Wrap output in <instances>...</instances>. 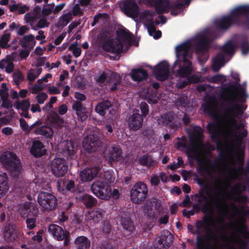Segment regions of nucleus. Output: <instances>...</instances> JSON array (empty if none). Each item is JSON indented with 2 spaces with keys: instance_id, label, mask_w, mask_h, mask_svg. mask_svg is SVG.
<instances>
[{
  "instance_id": "f257e3e1",
  "label": "nucleus",
  "mask_w": 249,
  "mask_h": 249,
  "mask_svg": "<svg viewBox=\"0 0 249 249\" xmlns=\"http://www.w3.org/2000/svg\"><path fill=\"white\" fill-rule=\"evenodd\" d=\"M223 177L215 181L212 188H206L201 190L198 201L204 202L206 206L214 204L218 209L220 216L214 219L211 216L205 217L201 221L197 222L196 226L198 229H203L206 231L213 230L219 232L224 226L223 220L229 212V208L225 201L226 199H235L239 191L236 188L229 193L230 180L238 177V171L234 169L227 167L222 170Z\"/></svg>"
},
{
  "instance_id": "f03ea898",
  "label": "nucleus",
  "mask_w": 249,
  "mask_h": 249,
  "mask_svg": "<svg viewBox=\"0 0 249 249\" xmlns=\"http://www.w3.org/2000/svg\"><path fill=\"white\" fill-rule=\"evenodd\" d=\"M194 42L193 40L187 41L176 48L177 59L174 63L173 72L181 77L187 78L182 83H178V86L180 88L184 87L188 83H196L202 80L197 74L189 77L192 67L188 58L191 56V49Z\"/></svg>"
},
{
  "instance_id": "7ed1b4c3",
  "label": "nucleus",
  "mask_w": 249,
  "mask_h": 249,
  "mask_svg": "<svg viewBox=\"0 0 249 249\" xmlns=\"http://www.w3.org/2000/svg\"><path fill=\"white\" fill-rule=\"evenodd\" d=\"M243 112L242 109L239 107H234L230 108L226 111L222 122L220 124L214 125L213 124H209L208 128L210 133L213 135H217L223 133L228 138H242L247 135V131L244 130L242 134L237 135V130L241 125L237 126L236 125L235 117Z\"/></svg>"
},
{
  "instance_id": "20e7f679",
  "label": "nucleus",
  "mask_w": 249,
  "mask_h": 249,
  "mask_svg": "<svg viewBox=\"0 0 249 249\" xmlns=\"http://www.w3.org/2000/svg\"><path fill=\"white\" fill-rule=\"evenodd\" d=\"M129 37V34L124 31L118 32L116 38L104 36L99 41V47L106 52L119 53L122 51L123 45Z\"/></svg>"
},
{
  "instance_id": "39448f33",
  "label": "nucleus",
  "mask_w": 249,
  "mask_h": 249,
  "mask_svg": "<svg viewBox=\"0 0 249 249\" xmlns=\"http://www.w3.org/2000/svg\"><path fill=\"white\" fill-rule=\"evenodd\" d=\"M249 14V6L241 5L235 8L230 15L223 17L218 21V26L220 28L224 29L230 25L236 23L239 24L240 20L246 18Z\"/></svg>"
},
{
  "instance_id": "423d86ee",
  "label": "nucleus",
  "mask_w": 249,
  "mask_h": 249,
  "mask_svg": "<svg viewBox=\"0 0 249 249\" xmlns=\"http://www.w3.org/2000/svg\"><path fill=\"white\" fill-rule=\"evenodd\" d=\"M203 130L200 127L195 128V140L197 142L196 145H193L187 150V153L190 156L193 158H198L201 156L203 151V145L201 143Z\"/></svg>"
},
{
  "instance_id": "0eeeda50",
  "label": "nucleus",
  "mask_w": 249,
  "mask_h": 249,
  "mask_svg": "<svg viewBox=\"0 0 249 249\" xmlns=\"http://www.w3.org/2000/svg\"><path fill=\"white\" fill-rule=\"evenodd\" d=\"M93 193L101 199H108L111 195L110 186L106 182L96 181L91 186Z\"/></svg>"
},
{
  "instance_id": "6e6552de",
  "label": "nucleus",
  "mask_w": 249,
  "mask_h": 249,
  "mask_svg": "<svg viewBox=\"0 0 249 249\" xmlns=\"http://www.w3.org/2000/svg\"><path fill=\"white\" fill-rule=\"evenodd\" d=\"M147 193L148 189L144 183L141 182L137 183L131 191V200L134 203H139L145 199Z\"/></svg>"
},
{
  "instance_id": "1a4fd4ad",
  "label": "nucleus",
  "mask_w": 249,
  "mask_h": 249,
  "mask_svg": "<svg viewBox=\"0 0 249 249\" xmlns=\"http://www.w3.org/2000/svg\"><path fill=\"white\" fill-rule=\"evenodd\" d=\"M37 200L41 207L46 210H52L56 204L55 196L50 193H40L38 196Z\"/></svg>"
},
{
  "instance_id": "9d476101",
  "label": "nucleus",
  "mask_w": 249,
  "mask_h": 249,
  "mask_svg": "<svg viewBox=\"0 0 249 249\" xmlns=\"http://www.w3.org/2000/svg\"><path fill=\"white\" fill-rule=\"evenodd\" d=\"M50 168L52 173L57 177L63 176L68 170L65 160L61 158L53 159L51 163Z\"/></svg>"
},
{
  "instance_id": "9b49d317",
  "label": "nucleus",
  "mask_w": 249,
  "mask_h": 249,
  "mask_svg": "<svg viewBox=\"0 0 249 249\" xmlns=\"http://www.w3.org/2000/svg\"><path fill=\"white\" fill-rule=\"evenodd\" d=\"M123 12L129 17L136 21V18L138 17L139 13V7L134 0H125L121 6Z\"/></svg>"
},
{
  "instance_id": "f8f14e48",
  "label": "nucleus",
  "mask_w": 249,
  "mask_h": 249,
  "mask_svg": "<svg viewBox=\"0 0 249 249\" xmlns=\"http://www.w3.org/2000/svg\"><path fill=\"white\" fill-rule=\"evenodd\" d=\"M173 235L168 231H164V233L155 238L154 246L155 249H167L172 243Z\"/></svg>"
},
{
  "instance_id": "ddd939ff",
  "label": "nucleus",
  "mask_w": 249,
  "mask_h": 249,
  "mask_svg": "<svg viewBox=\"0 0 249 249\" xmlns=\"http://www.w3.org/2000/svg\"><path fill=\"white\" fill-rule=\"evenodd\" d=\"M100 145L98 138L94 135H88L84 140L83 147L89 153L97 151Z\"/></svg>"
},
{
  "instance_id": "4468645a",
  "label": "nucleus",
  "mask_w": 249,
  "mask_h": 249,
  "mask_svg": "<svg viewBox=\"0 0 249 249\" xmlns=\"http://www.w3.org/2000/svg\"><path fill=\"white\" fill-rule=\"evenodd\" d=\"M156 78L163 81L166 79L169 75V65L167 62L163 61L156 66L154 70Z\"/></svg>"
},
{
  "instance_id": "2eb2a0df",
  "label": "nucleus",
  "mask_w": 249,
  "mask_h": 249,
  "mask_svg": "<svg viewBox=\"0 0 249 249\" xmlns=\"http://www.w3.org/2000/svg\"><path fill=\"white\" fill-rule=\"evenodd\" d=\"M62 151L60 153L67 158L74 155L77 149V145L76 143L70 141H65L61 144Z\"/></svg>"
},
{
  "instance_id": "dca6fc26",
  "label": "nucleus",
  "mask_w": 249,
  "mask_h": 249,
  "mask_svg": "<svg viewBox=\"0 0 249 249\" xmlns=\"http://www.w3.org/2000/svg\"><path fill=\"white\" fill-rule=\"evenodd\" d=\"M155 13L149 11H144L140 17V21L143 22L147 27H151L154 24L158 25L159 22L154 20Z\"/></svg>"
},
{
  "instance_id": "f3484780",
  "label": "nucleus",
  "mask_w": 249,
  "mask_h": 249,
  "mask_svg": "<svg viewBox=\"0 0 249 249\" xmlns=\"http://www.w3.org/2000/svg\"><path fill=\"white\" fill-rule=\"evenodd\" d=\"M138 112V110L134 111L133 115L128 118V124L131 129L137 130L142 125L143 119Z\"/></svg>"
},
{
  "instance_id": "a211bd4d",
  "label": "nucleus",
  "mask_w": 249,
  "mask_h": 249,
  "mask_svg": "<svg viewBox=\"0 0 249 249\" xmlns=\"http://www.w3.org/2000/svg\"><path fill=\"white\" fill-rule=\"evenodd\" d=\"M98 172L97 168H87L81 171L80 178L83 182L90 181L96 176Z\"/></svg>"
},
{
  "instance_id": "6ab92c4d",
  "label": "nucleus",
  "mask_w": 249,
  "mask_h": 249,
  "mask_svg": "<svg viewBox=\"0 0 249 249\" xmlns=\"http://www.w3.org/2000/svg\"><path fill=\"white\" fill-rule=\"evenodd\" d=\"M158 123L160 125H169L173 127L177 125L178 119L169 113L161 116L158 119Z\"/></svg>"
},
{
  "instance_id": "aec40b11",
  "label": "nucleus",
  "mask_w": 249,
  "mask_h": 249,
  "mask_svg": "<svg viewBox=\"0 0 249 249\" xmlns=\"http://www.w3.org/2000/svg\"><path fill=\"white\" fill-rule=\"evenodd\" d=\"M49 231L58 240H63L69 236V233L64 231L61 227L58 225L53 224L49 227Z\"/></svg>"
},
{
  "instance_id": "412c9836",
  "label": "nucleus",
  "mask_w": 249,
  "mask_h": 249,
  "mask_svg": "<svg viewBox=\"0 0 249 249\" xmlns=\"http://www.w3.org/2000/svg\"><path fill=\"white\" fill-rule=\"evenodd\" d=\"M104 214L105 212L101 209L89 211L86 214V219L93 223H97L102 219Z\"/></svg>"
},
{
  "instance_id": "4be33fe9",
  "label": "nucleus",
  "mask_w": 249,
  "mask_h": 249,
  "mask_svg": "<svg viewBox=\"0 0 249 249\" xmlns=\"http://www.w3.org/2000/svg\"><path fill=\"white\" fill-rule=\"evenodd\" d=\"M112 108V107H111L110 102L108 101H106L98 104L96 107L95 110L96 112L102 116H104L107 111L112 114V115H115V111L113 110V112H111Z\"/></svg>"
},
{
  "instance_id": "5701e85b",
  "label": "nucleus",
  "mask_w": 249,
  "mask_h": 249,
  "mask_svg": "<svg viewBox=\"0 0 249 249\" xmlns=\"http://www.w3.org/2000/svg\"><path fill=\"white\" fill-rule=\"evenodd\" d=\"M113 72L107 71L100 72L96 77L97 84L101 86H108L109 83V78L112 77Z\"/></svg>"
},
{
  "instance_id": "b1692460",
  "label": "nucleus",
  "mask_w": 249,
  "mask_h": 249,
  "mask_svg": "<svg viewBox=\"0 0 249 249\" xmlns=\"http://www.w3.org/2000/svg\"><path fill=\"white\" fill-rule=\"evenodd\" d=\"M218 238L216 237L212 236L211 238L207 239L205 241L202 240L200 238L197 239V244L199 248L201 249H205L207 248H211L212 242L214 244V247H212V249H216L218 244Z\"/></svg>"
},
{
  "instance_id": "393cba45",
  "label": "nucleus",
  "mask_w": 249,
  "mask_h": 249,
  "mask_svg": "<svg viewBox=\"0 0 249 249\" xmlns=\"http://www.w3.org/2000/svg\"><path fill=\"white\" fill-rule=\"evenodd\" d=\"M3 236L7 241H12L17 237V228L15 225L9 224L5 226Z\"/></svg>"
},
{
  "instance_id": "a878e982",
  "label": "nucleus",
  "mask_w": 249,
  "mask_h": 249,
  "mask_svg": "<svg viewBox=\"0 0 249 249\" xmlns=\"http://www.w3.org/2000/svg\"><path fill=\"white\" fill-rule=\"evenodd\" d=\"M72 107V109L76 111L78 117L82 121H85L87 119L88 115L86 109L82 106L80 102H74Z\"/></svg>"
},
{
  "instance_id": "bb28decb",
  "label": "nucleus",
  "mask_w": 249,
  "mask_h": 249,
  "mask_svg": "<svg viewBox=\"0 0 249 249\" xmlns=\"http://www.w3.org/2000/svg\"><path fill=\"white\" fill-rule=\"evenodd\" d=\"M31 152L36 157H39L45 153V150L43 144L38 141L34 142L31 149Z\"/></svg>"
},
{
  "instance_id": "cd10ccee",
  "label": "nucleus",
  "mask_w": 249,
  "mask_h": 249,
  "mask_svg": "<svg viewBox=\"0 0 249 249\" xmlns=\"http://www.w3.org/2000/svg\"><path fill=\"white\" fill-rule=\"evenodd\" d=\"M75 244L78 249H88L90 246V242L84 236L77 237L75 240Z\"/></svg>"
},
{
  "instance_id": "c85d7f7f",
  "label": "nucleus",
  "mask_w": 249,
  "mask_h": 249,
  "mask_svg": "<svg viewBox=\"0 0 249 249\" xmlns=\"http://www.w3.org/2000/svg\"><path fill=\"white\" fill-rule=\"evenodd\" d=\"M9 190L8 177L5 173L0 174V195H5Z\"/></svg>"
},
{
  "instance_id": "c756f323",
  "label": "nucleus",
  "mask_w": 249,
  "mask_h": 249,
  "mask_svg": "<svg viewBox=\"0 0 249 249\" xmlns=\"http://www.w3.org/2000/svg\"><path fill=\"white\" fill-rule=\"evenodd\" d=\"M131 78L136 81H141L144 79L147 76L146 71L142 69L134 70L131 73Z\"/></svg>"
},
{
  "instance_id": "7c9ffc66",
  "label": "nucleus",
  "mask_w": 249,
  "mask_h": 249,
  "mask_svg": "<svg viewBox=\"0 0 249 249\" xmlns=\"http://www.w3.org/2000/svg\"><path fill=\"white\" fill-rule=\"evenodd\" d=\"M121 84L120 76L113 72L112 77L109 78V83L108 86L110 88V90L114 91L119 89Z\"/></svg>"
},
{
  "instance_id": "2f4dec72",
  "label": "nucleus",
  "mask_w": 249,
  "mask_h": 249,
  "mask_svg": "<svg viewBox=\"0 0 249 249\" xmlns=\"http://www.w3.org/2000/svg\"><path fill=\"white\" fill-rule=\"evenodd\" d=\"M141 95L146 99L150 104L156 103L158 99L156 95L149 89L142 91L141 92Z\"/></svg>"
},
{
  "instance_id": "473e14b6",
  "label": "nucleus",
  "mask_w": 249,
  "mask_h": 249,
  "mask_svg": "<svg viewBox=\"0 0 249 249\" xmlns=\"http://www.w3.org/2000/svg\"><path fill=\"white\" fill-rule=\"evenodd\" d=\"M224 54H218L213 58L212 69L214 71H218L224 65Z\"/></svg>"
},
{
  "instance_id": "72a5a7b5",
  "label": "nucleus",
  "mask_w": 249,
  "mask_h": 249,
  "mask_svg": "<svg viewBox=\"0 0 249 249\" xmlns=\"http://www.w3.org/2000/svg\"><path fill=\"white\" fill-rule=\"evenodd\" d=\"M35 133L37 135H43L46 138H52L53 135V131L48 126H42L35 130Z\"/></svg>"
},
{
  "instance_id": "f704fd0d",
  "label": "nucleus",
  "mask_w": 249,
  "mask_h": 249,
  "mask_svg": "<svg viewBox=\"0 0 249 249\" xmlns=\"http://www.w3.org/2000/svg\"><path fill=\"white\" fill-rule=\"evenodd\" d=\"M17 109H22L24 112L22 114L25 117H27V111L28 110L30 103L29 99L24 100L21 101H18L15 104Z\"/></svg>"
},
{
  "instance_id": "c9c22d12",
  "label": "nucleus",
  "mask_w": 249,
  "mask_h": 249,
  "mask_svg": "<svg viewBox=\"0 0 249 249\" xmlns=\"http://www.w3.org/2000/svg\"><path fill=\"white\" fill-rule=\"evenodd\" d=\"M36 43V41L34 36L32 35H28L24 36L22 46L31 49L34 47Z\"/></svg>"
},
{
  "instance_id": "e433bc0d",
  "label": "nucleus",
  "mask_w": 249,
  "mask_h": 249,
  "mask_svg": "<svg viewBox=\"0 0 249 249\" xmlns=\"http://www.w3.org/2000/svg\"><path fill=\"white\" fill-rule=\"evenodd\" d=\"M156 10L159 13L168 12L170 8V4L165 0H160L155 4Z\"/></svg>"
},
{
  "instance_id": "4c0bfd02",
  "label": "nucleus",
  "mask_w": 249,
  "mask_h": 249,
  "mask_svg": "<svg viewBox=\"0 0 249 249\" xmlns=\"http://www.w3.org/2000/svg\"><path fill=\"white\" fill-rule=\"evenodd\" d=\"M17 160V156L14 153L10 152H6L1 157V161L4 164L10 162L15 163Z\"/></svg>"
},
{
  "instance_id": "58836bf2",
  "label": "nucleus",
  "mask_w": 249,
  "mask_h": 249,
  "mask_svg": "<svg viewBox=\"0 0 249 249\" xmlns=\"http://www.w3.org/2000/svg\"><path fill=\"white\" fill-rule=\"evenodd\" d=\"M1 69L8 73H10L14 71V65L12 61L9 58L2 59L1 60Z\"/></svg>"
},
{
  "instance_id": "ea45409f",
  "label": "nucleus",
  "mask_w": 249,
  "mask_h": 249,
  "mask_svg": "<svg viewBox=\"0 0 249 249\" xmlns=\"http://www.w3.org/2000/svg\"><path fill=\"white\" fill-rule=\"evenodd\" d=\"M122 152L117 147H113L108 156L110 161L119 160L121 158Z\"/></svg>"
},
{
  "instance_id": "a19ab883",
  "label": "nucleus",
  "mask_w": 249,
  "mask_h": 249,
  "mask_svg": "<svg viewBox=\"0 0 249 249\" xmlns=\"http://www.w3.org/2000/svg\"><path fill=\"white\" fill-rule=\"evenodd\" d=\"M57 187L59 191H64V187H65L67 190L71 191L74 188V182L72 180L64 181L61 180L57 182Z\"/></svg>"
},
{
  "instance_id": "79ce46f5",
  "label": "nucleus",
  "mask_w": 249,
  "mask_h": 249,
  "mask_svg": "<svg viewBox=\"0 0 249 249\" xmlns=\"http://www.w3.org/2000/svg\"><path fill=\"white\" fill-rule=\"evenodd\" d=\"M236 46L231 41L228 42L223 47L222 50L225 55L232 54L234 52Z\"/></svg>"
},
{
  "instance_id": "37998d69",
  "label": "nucleus",
  "mask_w": 249,
  "mask_h": 249,
  "mask_svg": "<svg viewBox=\"0 0 249 249\" xmlns=\"http://www.w3.org/2000/svg\"><path fill=\"white\" fill-rule=\"evenodd\" d=\"M195 40L198 42V47H203V51L206 50L207 48L208 39L207 36L204 34L198 35Z\"/></svg>"
},
{
  "instance_id": "c03bdc74",
  "label": "nucleus",
  "mask_w": 249,
  "mask_h": 249,
  "mask_svg": "<svg viewBox=\"0 0 249 249\" xmlns=\"http://www.w3.org/2000/svg\"><path fill=\"white\" fill-rule=\"evenodd\" d=\"M124 229V234L126 235L130 234L133 231V226L132 223L129 220H125L122 224Z\"/></svg>"
},
{
  "instance_id": "a18cd8bd",
  "label": "nucleus",
  "mask_w": 249,
  "mask_h": 249,
  "mask_svg": "<svg viewBox=\"0 0 249 249\" xmlns=\"http://www.w3.org/2000/svg\"><path fill=\"white\" fill-rule=\"evenodd\" d=\"M40 69H36L29 71L27 74L28 79L32 82L34 81L41 73Z\"/></svg>"
},
{
  "instance_id": "49530a36",
  "label": "nucleus",
  "mask_w": 249,
  "mask_h": 249,
  "mask_svg": "<svg viewBox=\"0 0 249 249\" xmlns=\"http://www.w3.org/2000/svg\"><path fill=\"white\" fill-rule=\"evenodd\" d=\"M37 16V14L36 11L26 14L25 15L26 22L29 23L31 26H33L34 22L36 20Z\"/></svg>"
},
{
  "instance_id": "de8ad7c7",
  "label": "nucleus",
  "mask_w": 249,
  "mask_h": 249,
  "mask_svg": "<svg viewBox=\"0 0 249 249\" xmlns=\"http://www.w3.org/2000/svg\"><path fill=\"white\" fill-rule=\"evenodd\" d=\"M71 18V14L70 13H66L59 18L58 23L60 26H65L69 23Z\"/></svg>"
},
{
  "instance_id": "09e8293b",
  "label": "nucleus",
  "mask_w": 249,
  "mask_h": 249,
  "mask_svg": "<svg viewBox=\"0 0 249 249\" xmlns=\"http://www.w3.org/2000/svg\"><path fill=\"white\" fill-rule=\"evenodd\" d=\"M69 49L72 51L73 55L76 57L79 56L81 54V49L78 46L77 42L71 44L69 46Z\"/></svg>"
},
{
  "instance_id": "8fccbe9b",
  "label": "nucleus",
  "mask_w": 249,
  "mask_h": 249,
  "mask_svg": "<svg viewBox=\"0 0 249 249\" xmlns=\"http://www.w3.org/2000/svg\"><path fill=\"white\" fill-rule=\"evenodd\" d=\"M141 162L148 167H152L156 165V162L150 158L143 157L141 159Z\"/></svg>"
},
{
  "instance_id": "3c124183",
  "label": "nucleus",
  "mask_w": 249,
  "mask_h": 249,
  "mask_svg": "<svg viewBox=\"0 0 249 249\" xmlns=\"http://www.w3.org/2000/svg\"><path fill=\"white\" fill-rule=\"evenodd\" d=\"M147 29L149 35L152 36L154 38L158 39L161 36V32L159 30L156 31L153 26L151 27H147Z\"/></svg>"
},
{
  "instance_id": "603ef678",
  "label": "nucleus",
  "mask_w": 249,
  "mask_h": 249,
  "mask_svg": "<svg viewBox=\"0 0 249 249\" xmlns=\"http://www.w3.org/2000/svg\"><path fill=\"white\" fill-rule=\"evenodd\" d=\"M35 211V208L30 203H27L21 208L19 210L21 214H25L26 213H31L32 210Z\"/></svg>"
},
{
  "instance_id": "864d4df0",
  "label": "nucleus",
  "mask_w": 249,
  "mask_h": 249,
  "mask_svg": "<svg viewBox=\"0 0 249 249\" xmlns=\"http://www.w3.org/2000/svg\"><path fill=\"white\" fill-rule=\"evenodd\" d=\"M52 125L57 128L62 127L65 126V122L61 118L56 116L52 122Z\"/></svg>"
},
{
  "instance_id": "5fc2aeb1",
  "label": "nucleus",
  "mask_w": 249,
  "mask_h": 249,
  "mask_svg": "<svg viewBox=\"0 0 249 249\" xmlns=\"http://www.w3.org/2000/svg\"><path fill=\"white\" fill-rule=\"evenodd\" d=\"M246 96V93L244 91H242L241 93H240L239 91H236L231 93L230 96V99L233 100L238 98H241L242 99Z\"/></svg>"
},
{
  "instance_id": "6e6d98bb",
  "label": "nucleus",
  "mask_w": 249,
  "mask_h": 249,
  "mask_svg": "<svg viewBox=\"0 0 249 249\" xmlns=\"http://www.w3.org/2000/svg\"><path fill=\"white\" fill-rule=\"evenodd\" d=\"M24 78V76L19 71H16L13 74V79L17 85H18L19 82L23 81Z\"/></svg>"
},
{
  "instance_id": "4d7b16f0",
  "label": "nucleus",
  "mask_w": 249,
  "mask_h": 249,
  "mask_svg": "<svg viewBox=\"0 0 249 249\" xmlns=\"http://www.w3.org/2000/svg\"><path fill=\"white\" fill-rule=\"evenodd\" d=\"M84 201L85 204L89 207H91L95 203V198L88 195L84 196Z\"/></svg>"
},
{
  "instance_id": "13d9d810",
  "label": "nucleus",
  "mask_w": 249,
  "mask_h": 249,
  "mask_svg": "<svg viewBox=\"0 0 249 249\" xmlns=\"http://www.w3.org/2000/svg\"><path fill=\"white\" fill-rule=\"evenodd\" d=\"M48 95L45 92H41L37 95L36 97V99L39 104H42L44 103L45 101L47 99Z\"/></svg>"
},
{
  "instance_id": "bf43d9fd",
  "label": "nucleus",
  "mask_w": 249,
  "mask_h": 249,
  "mask_svg": "<svg viewBox=\"0 0 249 249\" xmlns=\"http://www.w3.org/2000/svg\"><path fill=\"white\" fill-rule=\"evenodd\" d=\"M14 7L15 9L20 14H23L29 10V7L25 5H16L15 6H13V7L11 8V10H13V8H14Z\"/></svg>"
},
{
  "instance_id": "052dcab7",
  "label": "nucleus",
  "mask_w": 249,
  "mask_h": 249,
  "mask_svg": "<svg viewBox=\"0 0 249 249\" xmlns=\"http://www.w3.org/2000/svg\"><path fill=\"white\" fill-rule=\"evenodd\" d=\"M54 4L53 3L48 4L46 7L44 8L42 10L43 15L48 16L51 14L52 12L53 13Z\"/></svg>"
},
{
  "instance_id": "680f3d73",
  "label": "nucleus",
  "mask_w": 249,
  "mask_h": 249,
  "mask_svg": "<svg viewBox=\"0 0 249 249\" xmlns=\"http://www.w3.org/2000/svg\"><path fill=\"white\" fill-rule=\"evenodd\" d=\"M46 85L41 83L38 84L37 82V84L33 87L32 92L33 93H36L37 92L44 89Z\"/></svg>"
},
{
  "instance_id": "e2e57ef3",
  "label": "nucleus",
  "mask_w": 249,
  "mask_h": 249,
  "mask_svg": "<svg viewBox=\"0 0 249 249\" xmlns=\"http://www.w3.org/2000/svg\"><path fill=\"white\" fill-rule=\"evenodd\" d=\"M225 80V76L221 75H215L211 79V81L213 83L223 82Z\"/></svg>"
},
{
  "instance_id": "0e129e2a",
  "label": "nucleus",
  "mask_w": 249,
  "mask_h": 249,
  "mask_svg": "<svg viewBox=\"0 0 249 249\" xmlns=\"http://www.w3.org/2000/svg\"><path fill=\"white\" fill-rule=\"evenodd\" d=\"M10 35L9 33H5L2 36L0 42L3 47L5 46L10 39Z\"/></svg>"
},
{
  "instance_id": "69168bd1",
  "label": "nucleus",
  "mask_w": 249,
  "mask_h": 249,
  "mask_svg": "<svg viewBox=\"0 0 249 249\" xmlns=\"http://www.w3.org/2000/svg\"><path fill=\"white\" fill-rule=\"evenodd\" d=\"M150 183L152 186H157L160 183L159 177L156 175H152L150 178Z\"/></svg>"
},
{
  "instance_id": "338daca9",
  "label": "nucleus",
  "mask_w": 249,
  "mask_h": 249,
  "mask_svg": "<svg viewBox=\"0 0 249 249\" xmlns=\"http://www.w3.org/2000/svg\"><path fill=\"white\" fill-rule=\"evenodd\" d=\"M28 31V28L25 26H21L18 25L17 33L18 35H22Z\"/></svg>"
},
{
  "instance_id": "774afa93",
  "label": "nucleus",
  "mask_w": 249,
  "mask_h": 249,
  "mask_svg": "<svg viewBox=\"0 0 249 249\" xmlns=\"http://www.w3.org/2000/svg\"><path fill=\"white\" fill-rule=\"evenodd\" d=\"M48 92L51 94H59L60 93V89L54 86H50L48 88Z\"/></svg>"
}]
</instances>
